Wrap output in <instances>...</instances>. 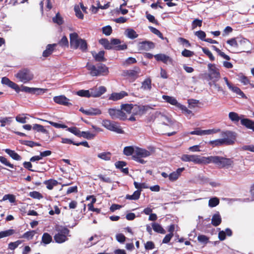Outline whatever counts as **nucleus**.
<instances>
[{"instance_id":"obj_1","label":"nucleus","mask_w":254,"mask_h":254,"mask_svg":"<svg viewBox=\"0 0 254 254\" xmlns=\"http://www.w3.org/2000/svg\"><path fill=\"white\" fill-rule=\"evenodd\" d=\"M206 164L213 163L219 168H229L233 167L234 161L232 158H228L219 156H210L206 158Z\"/></svg>"},{"instance_id":"obj_2","label":"nucleus","mask_w":254,"mask_h":254,"mask_svg":"<svg viewBox=\"0 0 254 254\" xmlns=\"http://www.w3.org/2000/svg\"><path fill=\"white\" fill-rule=\"evenodd\" d=\"M99 43L107 50L113 49L116 51H122L126 50L127 48V46L126 44H121V41L116 38H112L110 41L107 39L102 38L99 41Z\"/></svg>"},{"instance_id":"obj_3","label":"nucleus","mask_w":254,"mask_h":254,"mask_svg":"<svg viewBox=\"0 0 254 254\" xmlns=\"http://www.w3.org/2000/svg\"><path fill=\"white\" fill-rule=\"evenodd\" d=\"M85 67L92 76H106L109 73L108 67L101 63L94 65L87 63Z\"/></svg>"},{"instance_id":"obj_4","label":"nucleus","mask_w":254,"mask_h":254,"mask_svg":"<svg viewBox=\"0 0 254 254\" xmlns=\"http://www.w3.org/2000/svg\"><path fill=\"white\" fill-rule=\"evenodd\" d=\"M223 135L225 137L222 139H218L215 140H212L209 142V144L213 147L219 146L224 144L229 145L234 143L236 140V136L234 133L231 131H226L223 133Z\"/></svg>"},{"instance_id":"obj_5","label":"nucleus","mask_w":254,"mask_h":254,"mask_svg":"<svg viewBox=\"0 0 254 254\" xmlns=\"http://www.w3.org/2000/svg\"><path fill=\"white\" fill-rule=\"evenodd\" d=\"M70 46L73 49L79 48L82 52H85L87 49V43L84 39L79 38L78 35L75 33L70 34Z\"/></svg>"},{"instance_id":"obj_6","label":"nucleus","mask_w":254,"mask_h":254,"mask_svg":"<svg viewBox=\"0 0 254 254\" xmlns=\"http://www.w3.org/2000/svg\"><path fill=\"white\" fill-rule=\"evenodd\" d=\"M55 230L58 232L54 236L55 242L61 244L68 240V237L70 236L69 230L66 227L62 226H57Z\"/></svg>"},{"instance_id":"obj_7","label":"nucleus","mask_w":254,"mask_h":254,"mask_svg":"<svg viewBox=\"0 0 254 254\" xmlns=\"http://www.w3.org/2000/svg\"><path fill=\"white\" fill-rule=\"evenodd\" d=\"M140 73L141 69L138 66H135L132 69L123 70L122 75L132 82L140 76Z\"/></svg>"},{"instance_id":"obj_8","label":"nucleus","mask_w":254,"mask_h":254,"mask_svg":"<svg viewBox=\"0 0 254 254\" xmlns=\"http://www.w3.org/2000/svg\"><path fill=\"white\" fill-rule=\"evenodd\" d=\"M206 158L197 155L183 154L181 160L184 162H192L195 164H206Z\"/></svg>"},{"instance_id":"obj_9","label":"nucleus","mask_w":254,"mask_h":254,"mask_svg":"<svg viewBox=\"0 0 254 254\" xmlns=\"http://www.w3.org/2000/svg\"><path fill=\"white\" fill-rule=\"evenodd\" d=\"M102 124L104 127L110 131L120 134L124 133V130L121 126L118 125L117 122L109 120H103Z\"/></svg>"},{"instance_id":"obj_10","label":"nucleus","mask_w":254,"mask_h":254,"mask_svg":"<svg viewBox=\"0 0 254 254\" xmlns=\"http://www.w3.org/2000/svg\"><path fill=\"white\" fill-rule=\"evenodd\" d=\"M208 73L206 74L208 76V79L212 80L213 82H216L220 78V73L219 69L214 64H208Z\"/></svg>"},{"instance_id":"obj_11","label":"nucleus","mask_w":254,"mask_h":254,"mask_svg":"<svg viewBox=\"0 0 254 254\" xmlns=\"http://www.w3.org/2000/svg\"><path fill=\"white\" fill-rule=\"evenodd\" d=\"M15 77L20 81L23 83H27L33 78V74L29 69L23 68L20 70L15 75Z\"/></svg>"},{"instance_id":"obj_12","label":"nucleus","mask_w":254,"mask_h":254,"mask_svg":"<svg viewBox=\"0 0 254 254\" xmlns=\"http://www.w3.org/2000/svg\"><path fill=\"white\" fill-rule=\"evenodd\" d=\"M108 113L112 119H118L120 120L125 121L127 118L126 114L121 109L110 108L108 110Z\"/></svg>"},{"instance_id":"obj_13","label":"nucleus","mask_w":254,"mask_h":254,"mask_svg":"<svg viewBox=\"0 0 254 254\" xmlns=\"http://www.w3.org/2000/svg\"><path fill=\"white\" fill-rule=\"evenodd\" d=\"M251 43L246 38H243L238 41V48L240 49L239 53L249 52Z\"/></svg>"},{"instance_id":"obj_14","label":"nucleus","mask_w":254,"mask_h":254,"mask_svg":"<svg viewBox=\"0 0 254 254\" xmlns=\"http://www.w3.org/2000/svg\"><path fill=\"white\" fill-rule=\"evenodd\" d=\"M107 91L106 88L103 86H101L98 88L95 87L90 89V93L91 97H98L101 96Z\"/></svg>"},{"instance_id":"obj_15","label":"nucleus","mask_w":254,"mask_h":254,"mask_svg":"<svg viewBox=\"0 0 254 254\" xmlns=\"http://www.w3.org/2000/svg\"><path fill=\"white\" fill-rule=\"evenodd\" d=\"M151 152L145 149L136 147L135 148V153L132 157L145 158L149 156Z\"/></svg>"},{"instance_id":"obj_16","label":"nucleus","mask_w":254,"mask_h":254,"mask_svg":"<svg viewBox=\"0 0 254 254\" xmlns=\"http://www.w3.org/2000/svg\"><path fill=\"white\" fill-rule=\"evenodd\" d=\"M154 44L151 41H145L140 42L138 44V50L140 51H147L154 48Z\"/></svg>"},{"instance_id":"obj_17","label":"nucleus","mask_w":254,"mask_h":254,"mask_svg":"<svg viewBox=\"0 0 254 254\" xmlns=\"http://www.w3.org/2000/svg\"><path fill=\"white\" fill-rule=\"evenodd\" d=\"M54 101L58 104L66 106H71V103H69V99L64 95L55 96L53 98Z\"/></svg>"},{"instance_id":"obj_18","label":"nucleus","mask_w":254,"mask_h":254,"mask_svg":"<svg viewBox=\"0 0 254 254\" xmlns=\"http://www.w3.org/2000/svg\"><path fill=\"white\" fill-rule=\"evenodd\" d=\"M155 60L158 62H162L164 64H167L168 63H172V59L168 56L164 54H158L154 56Z\"/></svg>"},{"instance_id":"obj_19","label":"nucleus","mask_w":254,"mask_h":254,"mask_svg":"<svg viewBox=\"0 0 254 254\" xmlns=\"http://www.w3.org/2000/svg\"><path fill=\"white\" fill-rule=\"evenodd\" d=\"M127 96H128L127 93L124 91H122L119 93L114 92L111 94L109 100L116 101L122 99Z\"/></svg>"},{"instance_id":"obj_20","label":"nucleus","mask_w":254,"mask_h":254,"mask_svg":"<svg viewBox=\"0 0 254 254\" xmlns=\"http://www.w3.org/2000/svg\"><path fill=\"white\" fill-rule=\"evenodd\" d=\"M241 125L254 132V121L244 118L241 120Z\"/></svg>"},{"instance_id":"obj_21","label":"nucleus","mask_w":254,"mask_h":254,"mask_svg":"<svg viewBox=\"0 0 254 254\" xmlns=\"http://www.w3.org/2000/svg\"><path fill=\"white\" fill-rule=\"evenodd\" d=\"M185 170V168H180L169 175V179L171 182L176 181L181 176L182 173Z\"/></svg>"},{"instance_id":"obj_22","label":"nucleus","mask_w":254,"mask_h":254,"mask_svg":"<svg viewBox=\"0 0 254 254\" xmlns=\"http://www.w3.org/2000/svg\"><path fill=\"white\" fill-rule=\"evenodd\" d=\"M228 116L230 120L235 124H237L239 121L241 122V120L244 119V115L239 116L238 113L234 112H230Z\"/></svg>"},{"instance_id":"obj_23","label":"nucleus","mask_w":254,"mask_h":254,"mask_svg":"<svg viewBox=\"0 0 254 254\" xmlns=\"http://www.w3.org/2000/svg\"><path fill=\"white\" fill-rule=\"evenodd\" d=\"M141 89L150 91L152 89V80L150 77L145 78L141 83Z\"/></svg>"},{"instance_id":"obj_24","label":"nucleus","mask_w":254,"mask_h":254,"mask_svg":"<svg viewBox=\"0 0 254 254\" xmlns=\"http://www.w3.org/2000/svg\"><path fill=\"white\" fill-rule=\"evenodd\" d=\"M92 54L96 62H102L106 61V59L104 57L105 52L104 51H100L97 54L95 52H92Z\"/></svg>"},{"instance_id":"obj_25","label":"nucleus","mask_w":254,"mask_h":254,"mask_svg":"<svg viewBox=\"0 0 254 254\" xmlns=\"http://www.w3.org/2000/svg\"><path fill=\"white\" fill-rule=\"evenodd\" d=\"M57 46V44H48L46 47V50L43 51L42 56L45 58L50 56Z\"/></svg>"},{"instance_id":"obj_26","label":"nucleus","mask_w":254,"mask_h":254,"mask_svg":"<svg viewBox=\"0 0 254 254\" xmlns=\"http://www.w3.org/2000/svg\"><path fill=\"white\" fill-rule=\"evenodd\" d=\"M221 217L219 212H217L213 215L211 219V224L214 226H218L221 224Z\"/></svg>"},{"instance_id":"obj_27","label":"nucleus","mask_w":254,"mask_h":254,"mask_svg":"<svg viewBox=\"0 0 254 254\" xmlns=\"http://www.w3.org/2000/svg\"><path fill=\"white\" fill-rule=\"evenodd\" d=\"M4 151L13 160L19 161L22 159V157L14 150H12L10 149H5Z\"/></svg>"},{"instance_id":"obj_28","label":"nucleus","mask_w":254,"mask_h":254,"mask_svg":"<svg viewBox=\"0 0 254 254\" xmlns=\"http://www.w3.org/2000/svg\"><path fill=\"white\" fill-rule=\"evenodd\" d=\"M59 182L54 179H50L44 182V184L46 186L47 188L49 190H52L54 187L57 186Z\"/></svg>"},{"instance_id":"obj_29","label":"nucleus","mask_w":254,"mask_h":254,"mask_svg":"<svg viewBox=\"0 0 254 254\" xmlns=\"http://www.w3.org/2000/svg\"><path fill=\"white\" fill-rule=\"evenodd\" d=\"M151 225L152 229L155 232L162 234L166 233L165 230L159 224L157 223H152Z\"/></svg>"},{"instance_id":"obj_30","label":"nucleus","mask_w":254,"mask_h":254,"mask_svg":"<svg viewBox=\"0 0 254 254\" xmlns=\"http://www.w3.org/2000/svg\"><path fill=\"white\" fill-rule=\"evenodd\" d=\"M162 98L167 103H169L172 105H175L178 107V105L179 104L178 103L177 100L174 97L172 96L163 95Z\"/></svg>"},{"instance_id":"obj_31","label":"nucleus","mask_w":254,"mask_h":254,"mask_svg":"<svg viewBox=\"0 0 254 254\" xmlns=\"http://www.w3.org/2000/svg\"><path fill=\"white\" fill-rule=\"evenodd\" d=\"M125 33L126 36L131 39H134L137 38L138 36L135 30L131 28H127L126 29Z\"/></svg>"},{"instance_id":"obj_32","label":"nucleus","mask_w":254,"mask_h":254,"mask_svg":"<svg viewBox=\"0 0 254 254\" xmlns=\"http://www.w3.org/2000/svg\"><path fill=\"white\" fill-rule=\"evenodd\" d=\"M52 241V236L48 233H44L42 237L41 243L45 245L50 244Z\"/></svg>"},{"instance_id":"obj_33","label":"nucleus","mask_w":254,"mask_h":254,"mask_svg":"<svg viewBox=\"0 0 254 254\" xmlns=\"http://www.w3.org/2000/svg\"><path fill=\"white\" fill-rule=\"evenodd\" d=\"M97 156L98 158L105 161H109L111 160L112 154L110 152H103L99 153Z\"/></svg>"},{"instance_id":"obj_34","label":"nucleus","mask_w":254,"mask_h":254,"mask_svg":"<svg viewBox=\"0 0 254 254\" xmlns=\"http://www.w3.org/2000/svg\"><path fill=\"white\" fill-rule=\"evenodd\" d=\"M88 116H96L101 114V111L98 108H90L86 112Z\"/></svg>"},{"instance_id":"obj_35","label":"nucleus","mask_w":254,"mask_h":254,"mask_svg":"<svg viewBox=\"0 0 254 254\" xmlns=\"http://www.w3.org/2000/svg\"><path fill=\"white\" fill-rule=\"evenodd\" d=\"M36 233V231L35 230H30L27 231L24 233L21 236H20V238H25L27 240H31L33 239V237Z\"/></svg>"},{"instance_id":"obj_36","label":"nucleus","mask_w":254,"mask_h":254,"mask_svg":"<svg viewBox=\"0 0 254 254\" xmlns=\"http://www.w3.org/2000/svg\"><path fill=\"white\" fill-rule=\"evenodd\" d=\"M52 21L54 23H56L59 25H62L64 22L63 18L59 12H58L56 16L53 17Z\"/></svg>"},{"instance_id":"obj_37","label":"nucleus","mask_w":254,"mask_h":254,"mask_svg":"<svg viewBox=\"0 0 254 254\" xmlns=\"http://www.w3.org/2000/svg\"><path fill=\"white\" fill-rule=\"evenodd\" d=\"M123 152L126 156H133L135 153V148L131 146H126L124 148Z\"/></svg>"},{"instance_id":"obj_38","label":"nucleus","mask_w":254,"mask_h":254,"mask_svg":"<svg viewBox=\"0 0 254 254\" xmlns=\"http://www.w3.org/2000/svg\"><path fill=\"white\" fill-rule=\"evenodd\" d=\"M33 129L38 132H42L43 133H48V131L44 128V127L40 124H34L32 127Z\"/></svg>"},{"instance_id":"obj_39","label":"nucleus","mask_w":254,"mask_h":254,"mask_svg":"<svg viewBox=\"0 0 254 254\" xmlns=\"http://www.w3.org/2000/svg\"><path fill=\"white\" fill-rule=\"evenodd\" d=\"M231 90H232L233 92L235 93L237 95L240 96L241 97L243 98H246V96L244 92L238 87L234 86L233 85L232 86V87L229 88Z\"/></svg>"},{"instance_id":"obj_40","label":"nucleus","mask_w":254,"mask_h":254,"mask_svg":"<svg viewBox=\"0 0 254 254\" xmlns=\"http://www.w3.org/2000/svg\"><path fill=\"white\" fill-rule=\"evenodd\" d=\"M15 233V230L13 229H8L5 231L0 232V239L4 237H8Z\"/></svg>"},{"instance_id":"obj_41","label":"nucleus","mask_w":254,"mask_h":254,"mask_svg":"<svg viewBox=\"0 0 254 254\" xmlns=\"http://www.w3.org/2000/svg\"><path fill=\"white\" fill-rule=\"evenodd\" d=\"M21 143L23 145L29 146L30 147H33L34 146H41V144L40 143L30 140H23L22 141Z\"/></svg>"},{"instance_id":"obj_42","label":"nucleus","mask_w":254,"mask_h":254,"mask_svg":"<svg viewBox=\"0 0 254 254\" xmlns=\"http://www.w3.org/2000/svg\"><path fill=\"white\" fill-rule=\"evenodd\" d=\"M145 15L146 18L148 19V20L153 24H155L157 25H159V22L155 18V17L151 15V14L149 13L148 11H146L145 12Z\"/></svg>"},{"instance_id":"obj_43","label":"nucleus","mask_w":254,"mask_h":254,"mask_svg":"<svg viewBox=\"0 0 254 254\" xmlns=\"http://www.w3.org/2000/svg\"><path fill=\"white\" fill-rule=\"evenodd\" d=\"M133 109L132 104H123L121 106V109L122 111L124 110L127 112V114H130L131 112V110Z\"/></svg>"},{"instance_id":"obj_44","label":"nucleus","mask_w":254,"mask_h":254,"mask_svg":"<svg viewBox=\"0 0 254 254\" xmlns=\"http://www.w3.org/2000/svg\"><path fill=\"white\" fill-rule=\"evenodd\" d=\"M148 28L152 33L156 35L160 39H161L162 40L164 39V38L163 37L162 33L159 30H158L156 28H154L152 26H149Z\"/></svg>"},{"instance_id":"obj_45","label":"nucleus","mask_w":254,"mask_h":254,"mask_svg":"<svg viewBox=\"0 0 254 254\" xmlns=\"http://www.w3.org/2000/svg\"><path fill=\"white\" fill-rule=\"evenodd\" d=\"M76 94L80 97H91L90 91L88 90H80L77 92Z\"/></svg>"},{"instance_id":"obj_46","label":"nucleus","mask_w":254,"mask_h":254,"mask_svg":"<svg viewBox=\"0 0 254 254\" xmlns=\"http://www.w3.org/2000/svg\"><path fill=\"white\" fill-rule=\"evenodd\" d=\"M133 185L136 189L138 190H140V192L142 189H148L149 188L147 185L145 183H138L136 182H134Z\"/></svg>"},{"instance_id":"obj_47","label":"nucleus","mask_w":254,"mask_h":254,"mask_svg":"<svg viewBox=\"0 0 254 254\" xmlns=\"http://www.w3.org/2000/svg\"><path fill=\"white\" fill-rule=\"evenodd\" d=\"M62 47H68V41L66 36H64L60 40L57 44Z\"/></svg>"},{"instance_id":"obj_48","label":"nucleus","mask_w":254,"mask_h":254,"mask_svg":"<svg viewBox=\"0 0 254 254\" xmlns=\"http://www.w3.org/2000/svg\"><path fill=\"white\" fill-rule=\"evenodd\" d=\"M67 130L77 136L81 137V131L76 127H68Z\"/></svg>"},{"instance_id":"obj_49","label":"nucleus","mask_w":254,"mask_h":254,"mask_svg":"<svg viewBox=\"0 0 254 254\" xmlns=\"http://www.w3.org/2000/svg\"><path fill=\"white\" fill-rule=\"evenodd\" d=\"M29 196L34 199H40L43 197L42 194L38 191H33L30 192Z\"/></svg>"},{"instance_id":"obj_50","label":"nucleus","mask_w":254,"mask_h":254,"mask_svg":"<svg viewBox=\"0 0 254 254\" xmlns=\"http://www.w3.org/2000/svg\"><path fill=\"white\" fill-rule=\"evenodd\" d=\"M178 107H179L182 111L183 113H184L187 116L190 114H192V112L190 110H189L184 105H181V104H179L178 105Z\"/></svg>"},{"instance_id":"obj_51","label":"nucleus","mask_w":254,"mask_h":254,"mask_svg":"<svg viewBox=\"0 0 254 254\" xmlns=\"http://www.w3.org/2000/svg\"><path fill=\"white\" fill-rule=\"evenodd\" d=\"M227 43L230 46L238 48V41L237 40L236 38H233L227 41Z\"/></svg>"},{"instance_id":"obj_52","label":"nucleus","mask_w":254,"mask_h":254,"mask_svg":"<svg viewBox=\"0 0 254 254\" xmlns=\"http://www.w3.org/2000/svg\"><path fill=\"white\" fill-rule=\"evenodd\" d=\"M74 10L75 12V15L77 17L80 19H83L84 15L80 10V7L78 5H75L74 7Z\"/></svg>"},{"instance_id":"obj_53","label":"nucleus","mask_w":254,"mask_h":254,"mask_svg":"<svg viewBox=\"0 0 254 254\" xmlns=\"http://www.w3.org/2000/svg\"><path fill=\"white\" fill-rule=\"evenodd\" d=\"M219 203V200L217 197H214L210 198L208 202V205L211 207H214L218 205Z\"/></svg>"},{"instance_id":"obj_54","label":"nucleus","mask_w":254,"mask_h":254,"mask_svg":"<svg viewBox=\"0 0 254 254\" xmlns=\"http://www.w3.org/2000/svg\"><path fill=\"white\" fill-rule=\"evenodd\" d=\"M22 241L20 240H17L14 242H10L8 244V249L11 250H14L17 248L18 246L22 243Z\"/></svg>"},{"instance_id":"obj_55","label":"nucleus","mask_w":254,"mask_h":254,"mask_svg":"<svg viewBox=\"0 0 254 254\" xmlns=\"http://www.w3.org/2000/svg\"><path fill=\"white\" fill-rule=\"evenodd\" d=\"M95 136V134L91 133L89 131H81V136L87 139H93Z\"/></svg>"},{"instance_id":"obj_56","label":"nucleus","mask_w":254,"mask_h":254,"mask_svg":"<svg viewBox=\"0 0 254 254\" xmlns=\"http://www.w3.org/2000/svg\"><path fill=\"white\" fill-rule=\"evenodd\" d=\"M0 162L5 166L10 167V168H14V165L11 164L4 157L0 156Z\"/></svg>"},{"instance_id":"obj_57","label":"nucleus","mask_w":254,"mask_h":254,"mask_svg":"<svg viewBox=\"0 0 254 254\" xmlns=\"http://www.w3.org/2000/svg\"><path fill=\"white\" fill-rule=\"evenodd\" d=\"M48 91V89L40 88H34L33 91V94L37 95L43 94Z\"/></svg>"},{"instance_id":"obj_58","label":"nucleus","mask_w":254,"mask_h":254,"mask_svg":"<svg viewBox=\"0 0 254 254\" xmlns=\"http://www.w3.org/2000/svg\"><path fill=\"white\" fill-rule=\"evenodd\" d=\"M98 178L102 182L111 184L112 183V181L110 178L106 177V176L103 175L102 174H99L97 175Z\"/></svg>"},{"instance_id":"obj_59","label":"nucleus","mask_w":254,"mask_h":254,"mask_svg":"<svg viewBox=\"0 0 254 254\" xmlns=\"http://www.w3.org/2000/svg\"><path fill=\"white\" fill-rule=\"evenodd\" d=\"M202 50L203 52L209 57L210 61H214L215 58L208 49L206 48H202Z\"/></svg>"},{"instance_id":"obj_60","label":"nucleus","mask_w":254,"mask_h":254,"mask_svg":"<svg viewBox=\"0 0 254 254\" xmlns=\"http://www.w3.org/2000/svg\"><path fill=\"white\" fill-rule=\"evenodd\" d=\"M112 28L111 26L108 25L102 28L103 33L107 36H109L112 33Z\"/></svg>"},{"instance_id":"obj_61","label":"nucleus","mask_w":254,"mask_h":254,"mask_svg":"<svg viewBox=\"0 0 254 254\" xmlns=\"http://www.w3.org/2000/svg\"><path fill=\"white\" fill-rule=\"evenodd\" d=\"M198 241L203 244H207L209 241V238L205 235H200L197 237Z\"/></svg>"},{"instance_id":"obj_62","label":"nucleus","mask_w":254,"mask_h":254,"mask_svg":"<svg viewBox=\"0 0 254 254\" xmlns=\"http://www.w3.org/2000/svg\"><path fill=\"white\" fill-rule=\"evenodd\" d=\"M195 35L200 40L202 41H205V37H206V34L205 33L201 30H199L198 31H196L195 33Z\"/></svg>"},{"instance_id":"obj_63","label":"nucleus","mask_w":254,"mask_h":254,"mask_svg":"<svg viewBox=\"0 0 254 254\" xmlns=\"http://www.w3.org/2000/svg\"><path fill=\"white\" fill-rule=\"evenodd\" d=\"M7 199H8L11 203H13L15 201V197L13 194H5L3 196L2 200H6Z\"/></svg>"},{"instance_id":"obj_64","label":"nucleus","mask_w":254,"mask_h":254,"mask_svg":"<svg viewBox=\"0 0 254 254\" xmlns=\"http://www.w3.org/2000/svg\"><path fill=\"white\" fill-rule=\"evenodd\" d=\"M194 55V53L192 51L187 49H184L182 52V55L184 57L189 58L192 57Z\"/></svg>"}]
</instances>
